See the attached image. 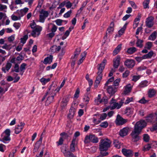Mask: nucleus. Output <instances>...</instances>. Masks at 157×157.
Listing matches in <instances>:
<instances>
[{"mask_svg": "<svg viewBox=\"0 0 157 157\" xmlns=\"http://www.w3.org/2000/svg\"><path fill=\"white\" fill-rule=\"evenodd\" d=\"M106 63V60L105 59H104L101 63L98 65L97 66L98 69V71L97 73L98 76L96 77L94 84V87L95 88H97L98 87L102 79V73L103 70L104 69Z\"/></svg>", "mask_w": 157, "mask_h": 157, "instance_id": "1", "label": "nucleus"}, {"mask_svg": "<svg viewBox=\"0 0 157 157\" xmlns=\"http://www.w3.org/2000/svg\"><path fill=\"white\" fill-rule=\"evenodd\" d=\"M111 140L106 138L104 139H101L99 145V149L100 151H107L109 148L110 147L111 144Z\"/></svg>", "mask_w": 157, "mask_h": 157, "instance_id": "2", "label": "nucleus"}, {"mask_svg": "<svg viewBox=\"0 0 157 157\" xmlns=\"http://www.w3.org/2000/svg\"><path fill=\"white\" fill-rule=\"evenodd\" d=\"M90 142L94 143H97L98 142V138L93 134L86 135L84 140V143L86 144L89 143Z\"/></svg>", "mask_w": 157, "mask_h": 157, "instance_id": "3", "label": "nucleus"}, {"mask_svg": "<svg viewBox=\"0 0 157 157\" xmlns=\"http://www.w3.org/2000/svg\"><path fill=\"white\" fill-rule=\"evenodd\" d=\"M60 88L58 89L55 87V86L51 85L48 88V90L45 94V96L48 94L50 96H55L56 93L58 92Z\"/></svg>", "mask_w": 157, "mask_h": 157, "instance_id": "4", "label": "nucleus"}, {"mask_svg": "<svg viewBox=\"0 0 157 157\" xmlns=\"http://www.w3.org/2000/svg\"><path fill=\"white\" fill-rule=\"evenodd\" d=\"M10 129H7L3 132L2 136V139H0V141L5 143L6 141H10L11 139L10 137Z\"/></svg>", "mask_w": 157, "mask_h": 157, "instance_id": "5", "label": "nucleus"}, {"mask_svg": "<svg viewBox=\"0 0 157 157\" xmlns=\"http://www.w3.org/2000/svg\"><path fill=\"white\" fill-rule=\"evenodd\" d=\"M146 125V123L144 120H141L137 122L135 124L134 129L141 132L142 130Z\"/></svg>", "mask_w": 157, "mask_h": 157, "instance_id": "6", "label": "nucleus"}, {"mask_svg": "<svg viewBox=\"0 0 157 157\" xmlns=\"http://www.w3.org/2000/svg\"><path fill=\"white\" fill-rule=\"evenodd\" d=\"M136 129H134L133 130L130 134V135L132 137V140L135 142L137 141L140 139L139 135L141 132Z\"/></svg>", "mask_w": 157, "mask_h": 157, "instance_id": "7", "label": "nucleus"}, {"mask_svg": "<svg viewBox=\"0 0 157 157\" xmlns=\"http://www.w3.org/2000/svg\"><path fill=\"white\" fill-rule=\"evenodd\" d=\"M127 122V120L124 119L119 114H118L115 120V123L117 125H122Z\"/></svg>", "mask_w": 157, "mask_h": 157, "instance_id": "8", "label": "nucleus"}, {"mask_svg": "<svg viewBox=\"0 0 157 157\" xmlns=\"http://www.w3.org/2000/svg\"><path fill=\"white\" fill-rule=\"evenodd\" d=\"M124 65L128 68H132L135 64V61L131 59H127L124 62Z\"/></svg>", "mask_w": 157, "mask_h": 157, "instance_id": "9", "label": "nucleus"}, {"mask_svg": "<svg viewBox=\"0 0 157 157\" xmlns=\"http://www.w3.org/2000/svg\"><path fill=\"white\" fill-rule=\"evenodd\" d=\"M154 17L152 16L148 17L146 19V25L149 28L152 27L154 25Z\"/></svg>", "mask_w": 157, "mask_h": 157, "instance_id": "10", "label": "nucleus"}, {"mask_svg": "<svg viewBox=\"0 0 157 157\" xmlns=\"http://www.w3.org/2000/svg\"><path fill=\"white\" fill-rule=\"evenodd\" d=\"M29 10V8L25 7L23 9H21L20 10H17L16 12V13L17 14L18 16L20 17H23L24 15L26 14Z\"/></svg>", "mask_w": 157, "mask_h": 157, "instance_id": "11", "label": "nucleus"}, {"mask_svg": "<svg viewBox=\"0 0 157 157\" xmlns=\"http://www.w3.org/2000/svg\"><path fill=\"white\" fill-rule=\"evenodd\" d=\"M123 154L127 157H132L133 155V151L130 150L123 148L122 150Z\"/></svg>", "mask_w": 157, "mask_h": 157, "instance_id": "12", "label": "nucleus"}, {"mask_svg": "<svg viewBox=\"0 0 157 157\" xmlns=\"http://www.w3.org/2000/svg\"><path fill=\"white\" fill-rule=\"evenodd\" d=\"M107 88H106L108 93L110 95H113L116 92V88L112 85L108 86Z\"/></svg>", "mask_w": 157, "mask_h": 157, "instance_id": "13", "label": "nucleus"}, {"mask_svg": "<svg viewBox=\"0 0 157 157\" xmlns=\"http://www.w3.org/2000/svg\"><path fill=\"white\" fill-rule=\"evenodd\" d=\"M129 130V128L128 127H125L123 128L120 131V135L122 137H123L127 136L128 134Z\"/></svg>", "mask_w": 157, "mask_h": 157, "instance_id": "14", "label": "nucleus"}, {"mask_svg": "<svg viewBox=\"0 0 157 157\" xmlns=\"http://www.w3.org/2000/svg\"><path fill=\"white\" fill-rule=\"evenodd\" d=\"M42 139L43 137H42V135L39 140L36 142L34 148L33 150V152H35L38 150L42 143Z\"/></svg>", "mask_w": 157, "mask_h": 157, "instance_id": "15", "label": "nucleus"}, {"mask_svg": "<svg viewBox=\"0 0 157 157\" xmlns=\"http://www.w3.org/2000/svg\"><path fill=\"white\" fill-rule=\"evenodd\" d=\"M120 57L117 56L113 60V66L115 69L118 68L120 64Z\"/></svg>", "mask_w": 157, "mask_h": 157, "instance_id": "16", "label": "nucleus"}, {"mask_svg": "<svg viewBox=\"0 0 157 157\" xmlns=\"http://www.w3.org/2000/svg\"><path fill=\"white\" fill-rule=\"evenodd\" d=\"M25 125V123H24L21 122L20 125H18L17 127H16L15 129V133L16 134H18L21 132Z\"/></svg>", "mask_w": 157, "mask_h": 157, "instance_id": "17", "label": "nucleus"}, {"mask_svg": "<svg viewBox=\"0 0 157 157\" xmlns=\"http://www.w3.org/2000/svg\"><path fill=\"white\" fill-rule=\"evenodd\" d=\"M42 27L40 26L35 28L32 31V36L34 37H36V33L37 32L39 33L38 34V35H39L40 34V32L42 30Z\"/></svg>", "mask_w": 157, "mask_h": 157, "instance_id": "18", "label": "nucleus"}, {"mask_svg": "<svg viewBox=\"0 0 157 157\" xmlns=\"http://www.w3.org/2000/svg\"><path fill=\"white\" fill-rule=\"evenodd\" d=\"M77 141H76L75 138H73L70 146V150L71 152H74L75 151V146L76 145Z\"/></svg>", "mask_w": 157, "mask_h": 157, "instance_id": "19", "label": "nucleus"}, {"mask_svg": "<svg viewBox=\"0 0 157 157\" xmlns=\"http://www.w3.org/2000/svg\"><path fill=\"white\" fill-rule=\"evenodd\" d=\"M76 112V109L73 107H71L69 110V113L68 115V117L70 119H72Z\"/></svg>", "mask_w": 157, "mask_h": 157, "instance_id": "20", "label": "nucleus"}, {"mask_svg": "<svg viewBox=\"0 0 157 157\" xmlns=\"http://www.w3.org/2000/svg\"><path fill=\"white\" fill-rule=\"evenodd\" d=\"M12 66V64L10 62H7L5 66L2 68V70L3 71L6 73L8 72L11 68Z\"/></svg>", "mask_w": 157, "mask_h": 157, "instance_id": "21", "label": "nucleus"}, {"mask_svg": "<svg viewBox=\"0 0 157 157\" xmlns=\"http://www.w3.org/2000/svg\"><path fill=\"white\" fill-rule=\"evenodd\" d=\"M132 87L131 84H128L125 88V90L124 91V94L126 95L128 94L131 91Z\"/></svg>", "mask_w": 157, "mask_h": 157, "instance_id": "22", "label": "nucleus"}, {"mask_svg": "<svg viewBox=\"0 0 157 157\" xmlns=\"http://www.w3.org/2000/svg\"><path fill=\"white\" fill-rule=\"evenodd\" d=\"M53 56L50 55L49 56H48L45 58L43 61V63L45 64H50L52 61Z\"/></svg>", "mask_w": 157, "mask_h": 157, "instance_id": "23", "label": "nucleus"}, {"mask_svg": "<svg viewBox=\"0 0 157 157\" xmlns=\"http://www.w3.org/2000/svg\"><path fill=\"white\" fill-rule=\"evenodd\" d=\"M128 24V23H126L124 25L123 28L118 31V34L119 35V36H120L123 33H124Z\"/></svg>", "mask_w": 157, "mask_h": 157, "instance_id": "24", "label": "nucleus"}, {"mask_svg": "<svg viewBox=\"0 0 157 157\" xmlns=\"http://www.w3.org/2000/svg\"><path fill=\"white\" fill-rule=\"evenodd\" d=\"M54 97V96H49L48 97L45 103V105H46L48 106L49 104L53 101Z\"/></svg>", "mask_w": 157, "mask_h": 157, "instance_id": "25", "label": "nucleus"}, {"mask_svg": "<svg viewBox=\"0 0 157 157\" xmlns=\"http://www.w3.org/2000/svg\"><path fill=\"white\" fill-rule=\"evenodd\" d=\"M157 36V32L155 31L149 36L148 39L151 40H154L156 38Z\"/></svg>", "mask_w": 157, "mask_h": 157, "instance_id": "26", "label": "nucleus"}, {"mask_svg": "<svg viewBox=\"0 0 157 157\" xmlns=\"http://www.w3.org/2000/svg\"><path fill=\"white\" fill-rule=\"evenodd\" d=\"M114 146L116 148H120L122 145V144L117 140H115L113 142Z\"/></svg>", "mask_w": 157, "mask_h": 157, "instance_id": "27", "label": "nucleus"}, {"mask_svg": "<svg viewBox=\"0 0 157 157\" xmlns=\"http://www.w3.org/2000/svg\"><path fill=\"white\" fill-rule=\"evenodd\" d=\"M80 52V50H76L74 52V55L72 56L71 58L76 60Z\"/></svg>", "mask_w": 157, "mask_h": 157, "instance_id": "28", "label": "nucleus"}, {"mask_svg": "<svg viewBox=\"0 0 157 157\" xmlns=\"http://www.w3.org/2000/svg\"><path fill=\"white\" fill-rule=\"evenodd\" d=\"M153 52L151 51H150L147 54L143 56V58L144 59L151 58L153 56Z\"/></svg>", "mask_w": 157, "mask_h": 157, "instance_id": "29", "label": "nucleus"}, {"mask_svg": "<svg viewBox=\"0 0 157 157\" xmlns=\"http://www.w3.org/2000/svg\"><path fill=\"white\" fill-rule=\"evenodd\" d=\"M114 80V77H112L108 79L105 83V86L104 87V89H106V86L109 85H110L111 83Z\"/></svg>", "mask_w": 157, "mask_h": 157, "instance_id": "30", "label": "nucleus"}, {"mask_svg": "<svg viewBox=\"0 0 157 157\" xmlns=\"http://www.w3.org/2000/svg\"><path fill=\"white\" fill-rule=\"evenodd\" d=\"M156 91L154 89H150L148 92V96L150 98L153 97L155 94Z\"/></svg>", "mask_w": 157, "mask_h": 157, "instance_id": "31", "label": "nucleus"}, {"mask_svg": "<svg viewBox=\"0 0 157 157\" xmlns=\"http://www.w3.org/2000/svg\"><path fill=\"white\" fill-rule=\"evenodd\" d=\"M50 80V78H42L40 80V81L43 85H45L47 83L49 82Z\"/></svg>", "mask_w": 157, "mask_h": 157, "instance_id": "32", "label": "nucleus"}, {"mask_svg": "<svg viewBox=\"0 0 157 157\" xmlns=\"http://www.w3.org/2000/svg\"><path fill=\"white\" fill-rule=\"evenodd\" d=\"M148 85V82L146 80L142 81L139 84V86L140 88H143L147 86Z\"/></svg>", "mask_w": 157, "mask_h": 157, "instance_id": "33", "label": "nucleus"}, {"mask_svg": "<svg viewBox=\"0 0 157 157\" xmlns=\"http://www.w3.org/2000/svg\"><path fill=\"white\" fill-rule=\"evenodd\" d=\"M56 52L59 53L58 57L60 58V59H61L62 57L64 54L65 52L64 50H57Z\"/></svg>", "mask_w": 157, "mask_h": 157, "instance_id": "34", "label": "nucleus"}, {"mask_svg": "<svg viewBox=\"0 0 157 157\" xmlns=\"http://www.w3.org/2000/svg\"><path fill=\"white\" fill-rule=\"evenodd\" d=\"M0 84L2 86L3 85H5V91H7V90L8 88L10 86L9 84L6 82L4 80L1 81L0 82Z\"/></svg>", "mask_w": 157, "mask_h": 157, "instance_id": "35", "label": "nucleus"}, {"mask_svg": "<svg viewBox=\"0 0 157 157\" xmlns=\"http://www.w3.org/2000/svg\"><path fill=\"white\" fill-rule=\"evenodd\" d=\"M64 155L66 157H76L72 153L69 151L64 153Z\"/></svg>", "mask_w": 157, "mask_h": 157, "instance_id": "36", "label": "nucleus"}, {"mask_svg": "<svg viewBox=\"0 0 157 157\" xmlns=\"http://www.w3.org/2000/svg\"><path fill=\"white\" fill-rule=\"evenodd\" d=\"M121 107V105H119L118 103L115 102L113 104V105L111 106V109H114L116 108H117V109H119Z\"/></svg>", "mask_w": 157, "mask_h": 157, "instance_id": "37", "label": "nucleus"}, {"mask_svg": "<svg viewBox=\"0 0 157 157\" xmlns=\"http://www.w3.org/2000/svg\"><path fill=\"white\" fill-rule=\"evenodd\" d=\"M150 0H145L143 2V5L144 9L149 8V4Z\"/></svg>", "mask_w": 157, "mask_h": 157, "instance_id": "38", "label": "nucleus"}, {"mask_svg": "<svg viewBox=\"0 0 157 157\" xmlns=\"http://www.w3.org/2000/svg\"><path fill=\"white\" fill-rule=\"evenodd\" d=\"M109 154L108 152L105 151H100V154L96 157H103Z\"/></svg>", "mask_w": 157, "mask_h": 157, "instance_id": "39", "label": "nucleus"}, {"mask_svg": "<svg viewBox=\"0 0 157 157\" xmlns=\"http://www.w3.org/2000/svg\"><path fill=\"white\" fill-rule=\"evenodd\" d=\"M143 41V40L138 39V40L136 43V46L139 47L140 48H141L143 46L142 44Z\"/></svg>", "mask_w": 157, "mask_h": 157, "instance_id": "40", "label": "nucleus"}, {"mask_svg": "<svg viewBox=\"0 0 157 157\" xmlns=\"http://www.w3.org/2000/svg\"><path fill=\"white\" fill-rule=\"evenodd\" d=\"M153 115L150 114L146 117V121L147 122H151L153 120Z\"/></svg>", "mask_w": 157, "mask_h": 157, "instance_id": "41", "label": "nucleus"}, {"mask_svg": "<svg viewBox=\"0 0 157 157\" xmlns=\"http://www.w3.org/2000/svg\"><path fill=\"white\" fill-rule=\"evenodd\" d=\"M40 14L43 16L45 18L47 17L48 15V13L47 11L44 10L42 9L41 11L40 12Z\"/></svg>", "mask_w": 157, "mask_h": 157, "instance_id": "42", "label": "nucleus"}, {"mask_svg": "<svg viewBox=\"0 0 157 157\" xmlns=\"http://www.w3.org/2000/svg\"><path fill=\"white\" fill-rule=\"evenodd\" d=\"M99 102L100 103L103 102L105 104H107L108 103L107 97L106 96L103 97L102 99L99 101Z\"/></svg>", "mask_w": 157, "mask_h": 157, "instance_id": "43", "label": "nucleus"}, {"mask_svg": "<svg viewBox=\"0 0 157 157\" xmlns=\"http://www.w3.org/2000/svg\"><path fill=\"white\" fill-rule=\"evenodd\" d=\"M15 71L16 72H18L19 71V67L17 63H16L14 67V70H12L11 72Z\"/></svg>", "mask_w": 157, "mask_h": 157, "instance_id": "44", "label": "nucleus"}, {"mask_svg": "<svg viewBox=\"0 0 157 157\" xmlns=\"http://www.w3.org/2000/svg\"><path fill=\"white\" fill-rule=\"evenodd\" d=\"M28 38V36L27 35H25L23 38L21 39V42L23 44L25 43L26 40Z\"/></svg>", "mask_w": 157, "mask_h": 157, "instance_id": "45", "label": "nucleus"}, {"mask_svg": "<svg viewBox=\"0 0 157 157\" xmlns=\"http://www.w3.org/2000/svg\"><path fill=\"white\" fill-rule=\"evenodd\" d=\"M143 139L144 141L148 142L149 141L150 137L147 134H145L143 135Z\"/></svg>", "mask_w": 157, "mask_h": 157, "instance_id": "46", "label": "nucleus"}, {"mask_svg": "<svg viewBox=\"0 0 157 157\" xmlns=\"http://www.w3.org/2000/svg\"><path fill=\"white\" fill-rule=\"evenodd\" d=\"M65 2V6L67 9L70 8L72 6V4L70 1L67 2Z\"/></svg>", "mask_w": 157, "mask_h": 157, "instance_id": "47", "label": "nucleus"}, {"mask_svg": "<svg viewBox=\"0 0 157 157\" xmlns=\"http://www.w3.org/2000/svg\"><path fill=\"white\" fill-rule=\"evenodd\" d=\"M108 125V124L107 121H105L101 123L100 125V126L104 128H106Z\"/></svg>", "mask_w": 157, "mask_h": 157, "instance_id": "48", "label": "nucleus"}, {"mask_svg": "<svg viewBox=\"0 0 157 157\" xmlns=\"http://www.w3.org/2000/svg\"><path fill=\"white\" fill-rule=\"evenodd\" d=\"M120 78H118L115 80L113 83L112 85L114 86V87L117 86L119 85V82H120Z\"/></svg>", "mask_w": 157, "mask_h": 157, "instance_id": "49", "label": "nucleus"}, {"mask_svg": "<svg viewBox=\"0 0 157 157\" xmlns=\"http://www.w3.org/2000/svg\"><path fill=\"white\" fill-rule=\"evenodd\" d=\"M151 148V144H148L144 146V150L145 151H148Z\"/></svg>", "mask_w": 157, "mask_h": 157, "instance_id": "50", "label": "nucleus"}, {"mask_svg": "<svg viewBox=\"0 0 157 157\" xmlns=\"http://www.w3.org/2000/svg\"><path fill=\"white\" fill-rule=\"evenodd\" d=\"M72 10H71L64 14L63 15L64 17L65 18H68L70 16Z\"/></svg>", "mask_w": 157, "mask_h": 157, "instance_id": "51", "label": "nucleus"}, {"mask_svg": "<svg viewBox=\"0 0 157 157\" xmlns=\"http://www.w3.org/2000/svg\"><path fill=\"white\" fill-rule=\"evenodd\" d=\"M80 93V90L79 88H77L75 92L74 95V98H78L79 97V95Z\"/></svg>", "mask_w": 157, "mask_h": 157, "instance_id": "52", "label": "nucleus"}, {"mask_svg": "<svg viewBox=\"0 0 157 157\" xmlns=\"http://www.w3.org/2000/svg\"><path fill=\"white\" fill-rule=\"evenodd\" d=\"M27 64L25 63H22L20 67V70L21 71H22L23 70L25 69V67Z\"/></svg>", "mask_w": 157, "mask_h": 157, "instance_id": "53", "label": "nucleus"}, {"mask_svg": "<svg viewBox=\"0 0 157 157\" xmlns=\"http://www.w3.org/2000/svg\"><path fill=\"white\" fill-rule=\"evenodd\" d=\"M107 114L105 113H103L101 114L100 119L101 120H103L105 119L107 117Z\"/></svg>", "mask_w": 157, "mask_h": 157, "instance_id": "54", "label": "nucleus"}, {"mask_svg": "<svg viewBox=\"0 0 157 157\" xmlns=\"http://www.w3.org/2000/svg\"><path fill=\"white\" fill-rule=\"evenodd\" d=\"M152 46V43L150 42H148L146 44L145 47L147 48V49H150Z\"/></svg>", "mask_w": 157, "mask_h": 157, "instance_id": "55", "label": "nucleus"}, {"mask_svg": "<svg viewBox=\"0 0 157 157\" xmlns=\"http://www.w3.org/2000/svg\"><path fill=\"white\" fill-rule=\"evenodd\" d=\"M139 102L141 104H145L148 102V101L146 100L144 97H143L139 101Z\"/></svg>", "mask_w": 157, "mask_h": 157, "instance_id": "56", "label": "nucleus"}, {"mask_svg": "<svg viewBox=\"0 0 157 157\" xmlns=\"http://www.w3.org/2000/svg\"><path fill=\"white\" fill-rule=\"evenodd\" d=\"M63 140L62 137H60L58 141L56 142V143L57 144V146H59L60 145H62L63 143Z\"/></svg>", "mask_w": 157, "mask_h": 157, "instance_id": "57", "label": "nucleus"}, {"mask_svg": "<svg viewBox=\"0 0 157 157\" xmlns=\"http://www.w3.org/2000/svg\"><path fill=\"white\" fill-rule=\"evenodd\" d=\"M63 20L58 19H57L55 21V22L56 24L58 25H62V23L63 22Z\"/></svg>", "mask_w": 157, "mask_h": 157, "instance_id": "58", "label": "nucleus"}, {"mask_svg": "<svg viewBox=\"0 0 157 157\" xmlns=\"http://www.w3.org/2000/svg\"><path fill=\"white\" fill-rule=\"evenodd\" d=\"M11 18L13 20L17 21L19 20H20V18L18 16H17L14 15H12L11 16Z\"/></svg>", "mask_w": 157, "mask_h": 157, "instance_id": "59", "label": "nucleus"}, {"mask_svg": "<svg viewBox=\"0 0 157 157\" xmlns=\"http://www.w3.org/2000/svg\"><path fill=\"white\" fill-rule=\"evenodd\" d=\"M13 26L16 29H18L21 26V24L19 23H14Z\"/></svg>", "mask_w": 157, "mask_h": 157, "instance_id": "60", "label": "nucleus"}, {"mask_svg": "<svg viewBox=\"0 0 157 157\" xmlns=\"http://www.w3.org/2000/svg\"><path fill=\"white\" fill-rule=\"evenodd\" d=\"M133 100V98H128L124 102V104H127L130 103V102L132 101Z\"/></svg>", "mask_w": 157, "mask_h": 157, "instance_id": "61", "label": "nucleus"}, {"mask_svg": "<svg viewBox=\"0 0 157 157\" xmlns=\"http://www.w3.org/2000/svg\"><path fill=\"white\" fill-rule=\"evenodd\" d=\"M129 71L128 70L126 71L124 73H123L122 76L123 78L127 77L129 75Z\"/></svg>", "mask_w": 157, "mask_h": 157, "instance_id": "62", "label": "nucleus"}, {"mask_svg": "<svg viewBox=\"0 0 157 157\" xmlns=\"http://www.w3.org/2000/svg\"><path fill=\"white\" fill-rule=\"evenodd\" d=\"M130 4H131L132 6L134 9H136L137 8V6L135 4V3L132 1H130L129 2Z\"/></svg>", "mask_w": 157, "mask_h": 157, "instance_id": "63", "label": "nucleus"}, {"mask_svg": "<svg viewBox=\"0 0 157 157\" xmlns=\"http://www.w3.org/2000/svg\"><path fill=\"white\" fill-rule=\"evenodd\" d=\"M45 18H46L44 17L43 16H42V15H40L39 16V20L40 22L43 23L44 21Z\"/></svg>", "mask_w": 157, "mask_h": 157, "instance_id": "64", "label": "nucleus"}]
</instances>
